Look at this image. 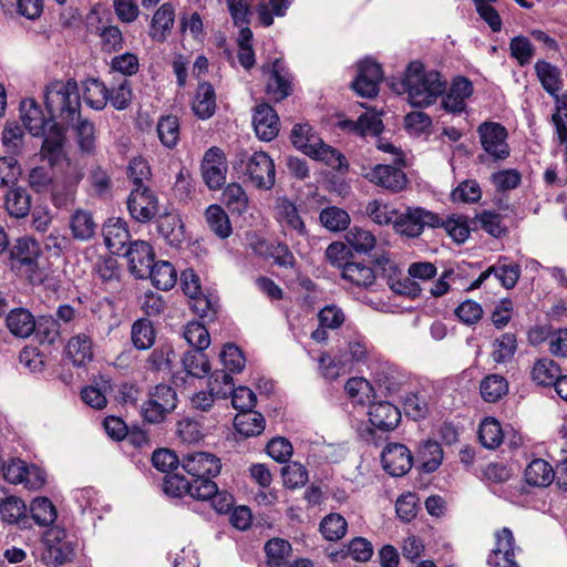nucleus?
Wrapping results in <instances>:
<instances>
[{
	"mask_svg": "<svg viewBox=\"0 0 567 567\" xmlns=\"http://www.w3.org/2000/svg\"><path fill=\"white\" fill-rule=\"evenodd\" d=\"M20 115L23 125L33 136H43L41 156L51 166L64 159L65 133L63 128L53 122V118H45L41 107L32 99L23 100L20 104Z\"/></svg>",
	"mask_w": 567,
	"mask_h": 567,
	"instance_id": "f257e3e1",
	"label": "nucleus"
},
{
	"mask_svg": "<svg viewBox=\"0 0 567 567\" xmlns=\"http://www.w3.org/2000/svg\"><path fill=\"white\" fill-rule=\"evenodd\" d=\"M392 87L399 94L405 92L411 105L424 107L433 104L443 94L446 83L436 71H426L419 61L411 62L404 78Z\"/></svg>",
	"mask_w": 567,
	"mask_h": 567,
	"instance_id": "f03ea898",
	"label": "nucleus"
},
{
	"mask_svg": "<svg viewBox=\"0 0 567 567\" xmlns=\"http://www.w3.org/2000/svg\"><path fill=\"white\" fill-rule=\"evenodd\" d=\"M44 103L51 118L73 124L81 109L78 83L74 80L51 82L44 91Z\"/></svg>",
	"mask_w": 567,
	"mask_h": 567,
	"instance_id": "7ed1b4c3",
	"label": "nucleus"
},
{
	"mask_svg": "<svg viewBox=\"0 0 567 567\" xmlns=\"http://www.w3.org/2000/svg\"><path fill=\"white\" fill-rule=\"evenodd\" d=\"M476 133L484 151V154L478 155L481 162H484L485 156L494 162L504 161L509 156L508 132L504 125L498 122L485 121L477 126Z\"/></svg>",
	"mask_w": 567,
	"mask_h": 567,
	"instance_id": "20e7f679",
	"label": "nucleus"
},
{
	"mask_svg": "<svg viewBox=\"0 0 567 567\" xmlns=\"http://www.w3.org/2000/svg\"><path fill=\"white\" fill-rule=\"evenodd\" d=\"M177 404L175 390L168 384H157L148 392V399L143 403V419L152 424L161 423Z\"/></svg>",
	"mask_w": 567,
	"mask_h": 567,
	"instance_id": "39448f33",
	"label": "nucleus"
},
{
	"mask_svg": "<svg viewBox=\"0 0 567 567\" xmlns=\"http://www.w3.org/2000/svg\"><path fill=\"white\" fill-rule=\"evenodd\" d=\"M441 227L437 214L422 207H408L394 219V230L405 237L416 238L425 228Z\"/></svg>",
	"mask_w": 567,
	"mask_h": 567,
	"instance_id": "423d86ee",
	"label": "nucleus"
},
{
	"mask_svg": "<svg viewBox=\"0 0 567 567\" xmlns=\"http://www.w3.org/2000/svg\"><path fill=\"white\" fill-rule=\"evenodd\" d=\"M182 466L197 486H200L202 482H213L212 477L217 476L221 468L219 458L207 452L185 454Z\"/></svg>",
	"mask_w": 567,
	"mask_h": 567,
	"instance_id": "0eeeda50",
	"label": "nucleus"
},
{
	"mask_svg": "<svg viewBox=\"0 0 567 567\" xmlns=\"http://www.w3.org/2000/svg\"><path fill=\"white\" fill-rule=\"evenodd\" d=\"M162 489L168 497L181 498L189 495L194 499H205L216 492L215 482H202L195 485L192 480H186L178 474H167L163 481Z\"/></svg>",
	"mask_w": 567,
	"mask_h": 567,
	"instance_id": "6e6552de",
	"label": "nucleus"
},
{
	"mask_svg": "<svg viewBox=\"0 0 567 567\" xmlns=\"http://www.w3.org/2000/svg\"><path fill=\"white\" fill-rule=\"evenodd\" d=\"M245 174L258 189L269 190L276 182L275 163L265 152H255L248 156Z\"/></svg>",
	"mask_w": 567,
	"mask_h": 567,
	"instance_id": "1a4fd4ad",
	"label": "nucleus"
},
{
	"mask_svg": "<svg viewBox=\"0 0 567 567\" xmlns=\"http://www.w3.org/2000/svg\"><path fill=\"white\" fill-rule=\"evenodd\" d=\"M227 169L226 155L221 148L213 146L205 152L200 171L209 189H220L225 185Z\"/></svg>",
	"mask_w": 567,
	"mask_h": 567,
	"instance_id": "9d476101",
	"label": "nucleus"
},
{
	"mask_svg": "<svg viewBox=\"0 0 567 567\" xmlns=\"http://www.w3.org/2000/svg\"><path fill=\"white\" fill-rule=\"evenodd\" d=\"M495 545L487 556L486 563L489 567H519L515 559L516 550L519 547L515 545V537L508 527H503L495 532Z\"/></svg>",
	"mask_w": 567,
	"mask_h": 567,
	"instance_id": "9b49d317",
	"label": "nucleus"
},
{
	"mask_svg": "<svg viewBox=\"0 0 567 567\" xmlns=\"http://www.w3.org/2000/svg\"><path fill=\"white\" fill-rule=\"evenodd\" d=\"M47 548L45 559L48 564L62 565L74 556V544L69 538L65 529L53 526L44 535Z\"/></svg>",
	"mask_w": 567,
	"mask_h": 567,
	"instance_id": "f8f14e48",
	"label": "nucleus"
},
{
	"mask_svg": "<svg viewBox=\"0 0 567 567\" xmlns=\"http://www.w3.org/2000/svg\"><path fill=\"white\" fill-rule=\"evenodd\" d=\"M261 71L269 74L266 93L272 100L279 102L292 93V78L281 59H276L271 66L264 64Z\"/></svg>",
	"mask_w": 567,
	"mask_h": 567,
	"instance_id": "ddd939ff",
	"label": "nucleus"
},
{
	"mask_svg": "<svg viewBox=\"0 0 567 567\" xmlns=\"http://www.w3.org/2000/svg\"><path fill=\"white\" fill-rule=\"evenodd\" d=\"M382 79L381 65L371 59H364L358 64V75L352 82V87L360 96L373 97L379 92Z\"/></svg>",
	"mask_w": 567,
	"mask_h": 567,
	"instance_id": "4468645a",
	"label": "nucleus"
},
{
	"mask_svg": "<svg viewBox=\"0 0 567 567\" xmlns=\"http://www.w3.org/2000/svg\"><path fill=\"white\" fill-rule=\"evenodd\" d=\"M130 215L140 223L150 221L158 212V202L148 187L133 188L127 198Z\"/></svg>",
	"mask_w": 567,
	"mask_h": 567,
	"instance_id": "2eb2a0df",
	"label": "nucleus"
},
{
	"mask_svg": "<svg viewBox=\"0 0 567 567\" xmlns=\"http://www.w3.org/2000/svg\"><path fill=\"white\" fill-rule=\"evenodd\" d=\"M124 256L127 259L130 271L136 278H147L155 257L153 248L148 243L144 240L130 243Z\"/></svg>",
	"mask_w": 567,
	"mask_h": 567,
	"instance_id": "dca6fc26",
	"label": "nucleus"
},
{
	"mask_svg": "<svg viewBox=\"0 0 567 567\" xmlns=\"http://www.w3.org/2000/svg\"><path fill=\"white\" fill-rule=\"evenodd\" d=\"M383 468L392 476H403L412 467L410 450L400 443L388 444L381 455Z\"/></svg>",
	"mask_w": 567,
	"mask_h": 567,
	"instance_id": "f3484780",
	"label": "nucleus"
},
{
	"mask_svg": "<svg viewBox=\"0 0 567 567\" xmlns=\"http://www.w3.org/2000/svg\"><path fill=\"white\" fill-rule=\"evenodd\" d=\"M275 218L286 233H295L298 236L307 235L305 221L296 204L287 197L276 199Z\"/></svg>",
	"mask_w": 567,
	"mask_h": 567,
	"instance_id": "a211bd4d",
	"label": "nucleus"
},
{
	"mask_svg": "<svg viewBox=\"0 0 567 567\" xmlns=\"http://www.w3.org/2000/svg\"><path fill=\"white\" fill-rule=\"evenodd\" d=\"M473 94L472 82L463 76L453 80L445 95L442 97V107L453 114H460L466 109V100Z\"/></svg>",
	"mask_w": 567,
	"mask_h": 567,
	"instance_id": "6ab92c4d",
	"label": "nucleus"
},
{
	"mask_svg": "<svg viewBox=\"0 0 567 567\" xmlns=\"http://www.w3.org/2000/svg\"><path fill=\"white\" fill-rule=\"evenodd\" d=\"M364 177L374 185L391 192H399L406 184L403 171L392 165H375L364 174Z\"/></svg>",
	"mask_w": 567,
	"mask_h": 567,
	"instance_id": "aec40b11",
	"label": "nucleus"
},
{
	"mask_svg": "<svg viewBox=\"0 0 567 567\" xmlns=\"http://www.w3.org/2000/svg\"><path fill=\"white\" fill-rule=\"evenodd\" d=\"M252 125L257 137L262 141H272L279 133V117L276 111L266 103L256 106Z\"/></svg>",
	"mask_w": 567,
	"mask_h": 567,
	"instance_id": "412c9836",
	"label": "nucleus"
},
{
	"mask_svg": "<svg viewBox=\"0 0 567 567\" xmlns=\"http://www.w3.org/2000/svg\"><path fill=\"white\" fill-rule=\"evenodd\" d=\"M66 357L76 367H84L94 358L92 331L86 330L72 336L65 347Z\"/></svg>",
	"mask_w": 567,
	"mask_h": 567,
	"instance_id": "4be33fe9",
	"label": "nucleus"
},
{
	"mask_svg": "<svg viewBox=\"0 0 567 567\" xmlns=\"http://www.w3.org/2000/svg\"><path fill=\"white\" fill-rule=\"evenodd\" d=\"M368 414L370 423L381 431H392L401 421L400 410L386 401L370 404Z\"/></svg>",
	"mask_w": 567,
	"mask_h": 567,
	"instance_id": "5701e85b",
	"label": "nucleus"
},
{
	"mask_svg": "<svg viewBox=\"0 0 567 567\" xmlns=\"http://www.w3.org/2000/svg\"><path fill=\"white\" fill-rule=\"evenodd\" d=\"M175 22V8L172 3H163L153 14L148 35L155 42H164L171 34Z\"/></svg>",
	"mask_w": 567,
	"mask_h": 567,
	"instance_id": "b1692460",
	"label": "nucleus"
},
{
	"mask_svg": "<svg viewBox=\"0 0 567 567\" xmlns=\"http://www.w3.org/2000/svg\"><path fill=\"white\" fill-rule=\"evenodd\" d=\"M102 231L104 244L113 254H120L131 237L126 223L121 218H109Z\"/></svg>",
	"mask_w": 567,
	"mask_h": 567,
	"instance_id": "393cba45",
	"label": "nucleus"
},
{
	"mask_svg": "<svg viewBox=\"0 0 567 567\" xmlns=\"http://www.w3.org/2000/svg\"><path fill=\"white\" fill-rule=\"evenodd\" d=\"M39 245L30 238H19L10 251L14 265L25 266L28 271L33 272L37 268V260L39 257Z\"/></svg>",
	"mask_w": 567,
	"mask_h": 567,
	"instance_id": "a878e982",
	"label": "nucleus"
},
{
	"mask_svg": "<svg viewBox=\"0 0 567 567\" xmlns=\"http://www.w3.org/2000/svg\"><path fill=\"white\" fill-rule=\"evenodd\" d=\"M7 327L16 337L28 338L35 331L37 322L30 311L18 308L7 316Z\"/></svg>",
	"mask_w": 567,
	"mask_h": 567,
	"instance_id": "bb28decb",
	"label": "nucleus"
},
{
	"mask_svg": "<svg viewBox=\"0 0 567 567\" xmlns=\"http://www.w3.org/2000/svg\"><path fill=\"white\" fill-rule=\"evenodd\" d=\"M157 229L161 236L171 246H178L185 238L184 225L178 214L168 213L159 216Z\"/></svg>",
	"mask_w": 567,
	"mask_h": 567,
	"instance_id": "cd10ccee",
	"label": "nucleus"
},
{
	"mask_svg": "<svg viewBox=\"0 0 567 567\" xmlns=\"http://www.w3.org/2000/svg\"><path fill=\"white\" fill-rule=\"evenodd\" d=\"M216 110V95L212 84L203 82L198 85L194 101L193 111L198 118L212 117Z\"/></svg>",
	"mask_w": 567,
	"mask_h": 567,
	"instance_id": "c85d7f7f",
	"label": "nucleus"
},
{
	"mask_svg": "<svg viewBox=\"0 0 567 567\" xmlns=\"http://www.w3.org/2000/svg\"><path fill=\"white\" fill-rule=\"evenodd\" d=\"M553 466L543 458L533 460L525 470V481L530 486L546 487L555 478Z\"/></svg>",
	"mask_w": 567,
	"mask_h": 567,
	"instance_id": "c756f323",
	"label": "nucleus"
},
{
	"mask_svg": "<svg viewBox=\"0 0 567 567\" xmlns=\"http://www.w3.org/2000/svg\"><path fill=\"white\" fill-rule=\"evenodd\" d=\"M97 225L92 214L84 209H76L70 218V229L74 239L85 241L96 233Z\"/></svg>",
	"mask_w": 567,
	"mask_h": 567,
	"instance_id": "7c9ffc66",
	"label": "nucleus"
},
{
	"mask_svg": "<svg viewBox=\"0 0 567 567\" xmlns=\"http://www.w3.org/2000/svg\"><path fill=\"white\" fill-rule=\"evenodd\" d=\"M265 417L257 411L247 410L239 412L234 420V426L238 433L246 437L257 436L265 430Z\"/></svg>",
	"mask_w": 567,
	"mask_h": 567,
	"instance_id": "2f4dec72",
	"label": "nucleus"
},
{
	"mask_svg": "<svg viewBox=\"0 0 567 567\" xmlns=\"http://www.w3.org/2000/svg\"><path fill=\"white\" fill-rule=\"evenodd\" d=\"M321 141L309 124H296L291 131L292 144L308 156L316 153Z\"/></svg>",
	"mask_w": 567,
	"mask_h": 567,
	"instance_id": "473e14b6",
	"label": "nucleus"
},
{
	"mask_svg": "<svg viewBox=\"0 0 567 567\" xmlns=\"http://www.w3.org/2000/svg\"><path fill=\"white\" fill-rule=\"evenodd\" d=\"M147 277L151 278L152 284L159 290H169L177 281V272L174 266L168 261L154 262L150 268Z\"/></svg>",
	"mask_w": 567,
	"mask_h": 567,
	"instance_id": "72a5a7b5",
	"label": "nucleus"
},
{
	"mask_svg": "<svg viewBox=\"0 0 567 567\" xmlns=\"http://www.w3.org/2000/svg\"><path fill=\"white\" fill-rule=\"evenodd\" d=\"M106 85L95 78L83 82V99L94 110H103L109 103Z\"/></svg>",
	"mask_w": 567,
	"mask_h": 567,
	"instance_id": "f704fd0d",
	"label": "nucleus"
},
{
	"mask_svg": "<svg viewBox=\"0 0 567 567\" xmlns=\"http://www.w3.org/2000/svg\"><path fill=\"white\" fill-rule=\"evenodd\" d=\"M156 131L162 145L169 150L174 148L181 135L178 117L175 115L161 116L157 122Z\"/></svg>",
	"mask_w": 567,
	"mask_h": 567,
	"instance_id": "c9c22d12",
	"label": "nucleus"
},
{
	"mask_svg": "<svg viewBox=\"0 0 567 567\" xmlns=\"http://www.w3.org/2000/svg\"><path fill=\"white\" fill-rule=\"evenodd\" d=\"M342 278L357 287H370L375 275L372 268L361 262H347L342 267Z\"/></svg>",
	"mask_w": 567,
	"mask_h": 567,
	"instance_id": "e433bc0d",
	"label": "nucleus"
},
{
	"mask_svg": "<svg viewBox=\"0 0 567 567\" xmlns=\"http://www.w3.org/2000/svg\"><path fill=\"white\" fill-rule=\"evenodd\" d=\"M0 516L7 523H19L25 518V505L20 498L8 495L0 488Z\"/></svg>",
	"mask_w": 567,
	"mask_h": 567,
	"instance_id": "4c0bfd02",
	"label": "nucleus"
},
{
	"mask_svg": "<svg viewBox=\"0 0 567 567\" xmlns=\"http://www.w3.org/2000/svg\"><path fill=\"white\" fill-rule=\"evenodd\" d=\"M31 208V197L22 187L12 188L6 196V209L16 217H25Z\"/></svg>",
	"mask_w": 567,
	"mask_h": 567,
	"instance_id": "58836bf2",
	"label": "nucleus"
},
{
	"mask_svg": "<svg viewBox=\"0 0 567 567\" xmlns=\"http://www.w3.org/2000/svg\"><path fill=\"white\" fill-rule=\"evenodd\" d=\"M265 550L268 558V567H287V564L290 563L291 545L285 539H270L267 542Z\"/></svg>",
	"mask_w": 567,
	"mask_h": 567,
	"instance_id": "ea45409f",
	"label": "nucleus"
},
{
	"mask_svg": "<svg viewBox=\"0 0 567 567\" xmlns=\"http://www.w3.org/2000/svg\"><path fill=\"white\" fill-rule=\"evenodd\" d=\"M535 71L545 91L556 95L561 86L560 71L555 65L546 61H538L535 64Z\"/></svg>",
	"mask_w": 567,
	"mask_h": 567,
	"instance_id": "a19ab883",
	"label": "nucleus"
},
{
	"mask_svg": "<svg viewBox=\"0 0 567 567\" xmlns=\"http://www.w3.org/2000/svg\"><path fill=\"white\" fill-rule=\"evenodd\" d=\"M205 217L209 229L220 238H227L231 234V225L228 215L218 205H210L206 212Z\"/></svg>",
	"mask_w": 567,
	"mask_h": 567,
	"instance_id": "79ce46f5",
	"label": "nucleus"
},
{
	"mask_svg": "<svg viewBox=\"0 0 567 567\" xmlns=\"http://www.w3.org/2000/svg\"><path fill=\"white\" fill-rule=\"evenodd\" d=\"M419 460L425 473H432L439 468L443 460V450L439 442L427 440L419 450Z\"/></svg>",
	"mask_w": 567,
	"mask_h": 567,
	"instance_id": "37998d69",
	"label": "nucleus"
},
{
	"mask_svg": "<svg viewBox=\"0 0 567 567\" xmlns=\"http://www.w3.org/2000/svg\"><path fill=\"white\" fill-rule=\"evenodd\" d=\"M480 390L484 401L497 402L508 392V383L504 377L491 374L482 380Z\"/></svg>",
	"mask_w": 567,
	"mask_h": 567,
	"instance_id": "c03bdc74",
	"label": "nucleus"
},
{
	"mask_svg": "<svg viewBox=\"0 0 567 567\" xmlns=\"http://www.w3.org/2000/svg\"><path fill=\"white\" fill-rule=\"evenodd\" d=\"M131 339L137 350L150 349L155 341V330L148 319H138L132 324Z\"/></svg>",
	"mask_w": 567,
	"mask_h": 567,
	"instance_id": "a18cd8bd",
	"label": "nucleus"
},
{
	"mask_svg": "<svg viewBox=\"0 0 567 567\" xmlns=\"http://www.w3.org/2000/svg\"><path fill=\"white\" fill-rule=\"evenodd\" d=\"M344 237L348 245L359 254H368L377 245V238L370 230L357 226L350 228Z\"/></svg>",
	"mask_w": 567,
	"mask_h": 567,
	"instance_id": "49530a36",
	"label": "nucleus"
},
{
	"mask_svg": "<svg viewBox=\"0 0 567 567\" xmlns=\"http://www.w3.org/2000/svg\"><path fill=\"white\" fill-rule=\"evenodd\" d=\"M75 133L78 144L82 152L91 153L95 147V127L94 124L86 118L75 117L73 124H70Z\"/></svg>",
	"mask_w": 567,
	"mask_h": 567,
	"instance_id": "de8ad7c7",
	"label": "nucleus"
},
{
	"mask_svg": "<svg viewBox=\"0 0 567 567\" xmlns=\"http://www.w3.org/2000/svg\"><path fill=\"white\" fill-rule=\"evenodd\" d=\"M223 202L231 213L244 214L249 204L248 196L241 185L231 183L223 192Z\"/></svg>",
	"mask_w": 567,
	"mask_h": 567,
	"instance_id": "09e8293b",
	"label": "nucleus"
},
{
	"mask_svg": "<svg viewBox=\"0 0 567 567\" xmlns=\"http://www.w3.org/2000/svg\"><path fill=\"white\" fill-rule=\"evenodd\" d=\"M478 439L486 449L494 450L503 442V431L499 422L494 417H486L478 429Z\"/></svg>",
	"mask_w": 567,
	"mask_h": 567,
	"instance_id": "8fccbe9b",
	"label": "nucleus"
},
{
	"mask_svg": "<svg viewBox=\"0 0 567 567\" xmlns=\"http://www.w3.org/2000/svg\"><path fill=\"white\" fill-rule=\"evenodd\" d=\"M560 375V368L549 359L538 360L532 369V379L539 385H551Z\"/></svg>",
	"mask_w": 567,
	"mask_h": 567,
	"instance_id": "3c124183",
	"label": "nucleus"
},
{
	"mask_svg": "<svg viewBox=\"0 0 567 567\" xmlns=\"http://www.w3.org/2000/svg\"><path fill=\"white\" fill-rule=\"evenodd\" d=\"M348 524L343 516L338 513H331L323 517L320 523L322 536L330 542L341 539L347 533Z\"/></svg>",
	"mask_w": 567,
	"mask_h": 567,
	"instance_id": "603ef678",
	"label": "nucleus"
},
{
	"mask_svg": "<svg viewBox=\"0 0 567 567\" xmlns=\"http://www.w3.org/2000/svg\"><path fill=\"white\" fill-rule=\"evenodd\" d=\"M34 522L40 526H49L56 519V508L48 497H37L30 506Z\"/></svg>",
	"mask_w": 567,
	"mask_h": 567,
	"instance_id": "864d4df0",
	"label": "nucleus"
},
{
	"mask_svg": "<svg viewBox=\"0 0 567 567\" xmlns=\"http://www.w3.org/2000/svg\"><path fill=\"white\" fill-rule=\"evenodd\" d=\"M320 223L331 231L344 230L350 224L349 214L339 207L330 206L321 210Z\"/></svg>",
	"mask_w": 567,
	"mask_h": 567,
	"instance_id": "5fc2aeb1",
	"label": "nucleus"
},
{
	"mask_svg": "<svg viewBox=\"0 0 567 567\" xmlns=\"http://www.w3.org/2000/svg\"><path fill=\"white\" fill-rule=\"evenodd\" d=\"M182 362L187 374L196 378H203L210 369L209 361L202 350L187 351Z\"/></svg>",
	"mask_w": 567,
	"mask_h": 567,
	"instance_id": "6e6d98bb",
	"label": "nucleus"
},
{
	"mask_svg": "<svg viewBox=\"0 0 567 567\" xmlns=\"http://www.w3.org/2000/svg\"><path fill=\"white\" fill-rule=\"evenodd\" d=\"M97 277L112 289H116L120 284L121 268L116 259L109 257L101 259L95 265Z\"/></svg>",
	"mask_w": 567,
	"mask_h": 567,
	"instance_id": "4d7b16f0",
	"label": "nucleus"
},
{
	"mask_svg": "<svg viewBox=\"0 0 567 567\" xmlns=\"http://www.w3.org/2000/svg\"><path fill=\"white\" fill-rule=\"evenodd\" d=\"M152 172L148 162L137 156L130 161L127 165V177L134 185L133 188L146 187L145 183L151 179Z\"/></svg>",
	"mask_w": 567,
	"mask_h": 567,
	"instance_id": "13d9d810",
	"label": "nucleus"
},
{
	"mask_svg": "<svg viewBox=\"0 0 567 567\" xmlns=\"http://www.w3.org/2000/svg\"><path fill=\"white\" fill-rule=\"evenodd\" d=\"M509 51L519 65L530 63L535 55V47L530 40L524 35L514 37L509 42Z\"/></svg>",
	"mask_w": 567,
	"mask_h": 567,
	"instance_id": "bf43d9fd",
	"label": "nucleus"
},
{
	"mask_svg": "<svg viewBox=\"0 0 567 567\" xmlns=\"http://www.w3.org/2000/svg\"><path fill=\"white\" fill-rule=\"evenodd\" d=\"M233 377L224 370L215 371L208 380V391L216 399H226L233 391Z\"/></svg>",
	"mask_w": 567,
	"mask_h": 567,
	"instance_id": "052dcab7",
	"label": "nucleus"
},
{
	"mask_svg": "<svg viewBox=\"0 0 567 567\" xmlns=\"http://www.w3.org/2000/svg\"><path fill=\"white\" fill-rule=\"evenodd\" d=\"M184 338L195 350L204 351L210 344L209 332L199 322H189L184 329Z\"/></svg>",
	"mask_w": 567,
	"mask_h": 567,
	"instance_id": "680f3d73",
	"label": "nucleus"
},
{
	"mask_svg": "<svg viewBox=\"0 0 567 567\" xmlns=\"http://www.w3.org/2000/svg\"><path fill=\"white\" fill-rule=\"evenodd\" d=\"M488 272L494 275L502 286L506 289H512L517 284L520 276V267L517 264H501L488 267Z\"/></svg>",
	"mask_w": 567,
	"mask_h": 567,
	"instance_id": "e2e57ef3",
	"label": "nucleus"
},
{
	"mask_svg": "<svg viewBox=\"0 0 567 567\" xmlns=\"http://www.w3.org/2000/svg\"><path fill=\"white\" fill-rule=\"evenodd\" d=\"M476 225L495 238L504 236L507 231L503 225V218L499 214L484 210L476 215Z\"/></svg>",
	"mask_w": 567,
	"mask_h": 567,
	"instance_id": "0e129e2a",
	"label": "nucleus"
},
{
	"mask_svg": "<svg viewBox=\"0 0 567 567\" xmlns=\"http://www.w3.org/2000/svg\"><path fill=\"white\" fill-rule=\"evenodd\" d=\"M493 347V360L497 363H504L512 359L516 351V337L513 333H504L495 340Z\"/></svg>",
	"mask_w": 567,
	"mask_h": 567,
	"instance_id": "69168bd1",
	"label": "nucleus"
},
{
	"mask_svg": "<svg viewBox=\"0 0 567 567\" xmlns=\"http://www.w3.org/2000/svg\"><path fill=\"white\" fill-rule=\"evenodd\" d=\"M453 202L477 203L482 197V189L475 179H465L452 192Z\"/></svg>",
	"mask_w": 567,
	"mask_h": 567,
	"instance_id": "338daca9",
	"label": "nucleus"
},
{
	"mask_svg": "<svg viewBox=\"0 0 567 567\" xmlns=\"http://www.w3.org/2000/svg\"><path fill=\"white\" fill-rule=\"evenodd\" d=\"M365 214L373 223L381 226L394 224V219L398 216L394 209L379 200L369 202L365 207Z\"/></svg>",
	"mask_w": 567,
	"mask_h": 567,
	"instance_id": "774afa93",
	"label": "nucleus"
}]
</instances>
